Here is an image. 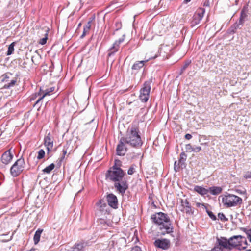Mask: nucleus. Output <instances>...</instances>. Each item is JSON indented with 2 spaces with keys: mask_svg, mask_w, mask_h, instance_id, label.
Masks as SVG:
<instances>
[{
  "mask_svg": "<svg viewBox=\"0 0 251 251\" xmlns=\"http://www.w3.org/2000/svg\"><path fill=\"white\" fill-rule=\"evenodd\" d=\"M151 219L161 231V234L165 235L173 231V226L167 214L162 212H158L152 215Z\"/></svg>",
  "mask_w": 251,
  "mask_h": 251,
  "instance_id": "nucleus-1",
  "label": "nucleus"
},
{
  "mask_svg": "<svg viewBox=\"0 0 251 251\" xmlns=\"http://www.w3.org/2000/svg\"><path fill=\"white\" fill-rule=\"evenodd\" d=\"M125 143L132 147L138 148L142 146L141 138L139 134V130L135 126H132L128 128L125 137H123Z\"/></svg>",
  "mask_w": 251,
  "mask_h": 251,
  "instance_id": "nucleus-2",
  "label": "nucleus"
},
{
  "mask_svg": "<svg viewBox=\"0 0 251 251\" xmlns=\"http://www.w3.org/2000/svg\"><path fill=\"white\" fill-rule=\"evenodd\" d=\"M242 202V199L236 195L228 194L222 198V202L226 207H234L240 204Z\"/></svg>",
  "mask_w": 251,
  "mask_h": 251,
  "instance_id": "nucleus-3",
  "label": "nucleus"
},
{
  "mask_svg": "<svg viewBox=\"0 0 251 251\" xmlns=\"http://www.w3.org/2000/svg\"><path fill=\"white\" fill-rule=\"evenodd\" d=\"M125 174L122 169L111 168L106 174V178L113 182L119 181L123 179Z\"/></svg>",
  "mask_w": 251,
  "mask_h": 251,
  "instance_id": "nucleus-4",
  "label": "nucleus"
},
{
  "mask_svg": "<svg viewBox=\"0 0 251 251\" xmlns=\"http://www.w3.org/2000/svg\"><path fill=\"white\" fill-rule=\"evenodd\" d=\"M25 165V160L23 158L18 159L11 167V175L14 177L18 176L23 171Z\"/></svg>",
  "mask_w": 251,
  "mask_h": 251,
  "instance_id": "nucleus-5",
  "label": "nucleus"
},
{
  "mask_svg": "<svg viewBox=\"0 0 251 251\" xmlns=\"http://www.w3.org/2000/svg\"><path fill=\"white\" fill-rule=\"evenodd\" d=\"M248 11V7L247 6H244L241 11L238 22L235 23L231 27L233 29L232 32L233 33L235 32V30L237 29L240 28V26H242L243 25L245 21L247 20Z\"/></svg>",
  "mask_w": 251,
  "mask_h": 251,
  "instance_id": "nucleus-6",
  "label": "nucleus"
},
{
  "mask_svg": "<svg viewBox=\"0 0 251 251\" xmlns=\"http://www.w3.org/2000/svg\"><path fill=\"white\" fill-rule=\"evenodd\" d=\"M151 90L150 82L146 81L144 84L143 87L140 90V99L143 102H147L149 98Z\"/></svg>",
  "mask_w": 251,
  "mask_h": 251,
  "instance_id": "nucleus-7",
  "label": "nucleus"
},
{
  "mask_svg": "<svg viewBox=\"0 0 251 251\" xmlns=\"http://www.w3.org/2000/svg\"><path fill=\"white\" fill-rule=\"evenodd\" d=\"M205 9L203 8H199L197 10L193 15L191 25L194 26L199 24L203 17Z\"/></svg>",
  "mask_w": 251,
  "mask_h": 251,
  "instance_id": "nucleus-8",
  "label": "nucleus"
},
{
  "mask_svg": "<svg viewBox=\"0 0 251 251\" xmlns=\"http://www.w3.org/2000/svg\"><path fill=\"white\" fill-rule=\"evenodd\" d=\"M125 141L122 137L119 140V144L116 148L117 154L119 156H124L127 151V148L126 146Z\"/></svg>",
  "mask_w": 251,
  "mask_h": 251,
  "instance_id": "nucleus-9",
  "label": "nucleus"
},
{
  "mask_svg": "<svg viewBox=\"0 0 251 251\" xmlns=\"http://www.w3.org/2000/svg\"><path fill=\"white\" fill-rule=\"evenodd\" d=\"M154 246L158 248L167 250L170 248V240L167 239H158L154 242Z\"/></svg>",
  "mask_w": 251,
  "mask_h": 251,
  "instance_id": "nucleus-10",
  "label": "nucleus"
},
{
  "mask_svg": "<svg viewBox=\"0 0 251 251\" xmlns=\"http://www.w3.org/2000/svg\"><path fill=\"white\" fill-rule=\"evenodd\" d=\"M114 187L120 193L123 194L128 188V185L126 181L123 179L119 181L114 182Z\"/></svg>",
  "mask_w": 251,
  "mask_h": 251,
  "instance_id": "nucleus-11",
  "label": "nucleus"
},
{
  "mask_svg": "<svg viewBox=\"0 0 251 251\" xmlns=\"http://www.w3.org/2000/svg\"><path fill=\"white\" fill-rule=\"evenodd\" d=\"M217 242L219 246V249L220 250H223L224 249H231L229 239L227 240L225 237L217 238Z\"/></svg>",
  "mask_w": 251,
  "mask_h": 251,
  "instance_id": "nucleus-12",
  "label": "nucleus"
},
{
  "mask_svg": "<svg viewBox=\"0 0 251 251\" xmlns=\"http://www.w3.org/2000/svg\"><path fill=\"white\" fill-rule=\"evenodd\" d=\"M178 208L181 211L187 214L190 215L193 213L191 207L188 201L186 199L181 200V204Z\"/></svg>",
  "mask_w": 251,
  "mask_h": 251,
  "instance_id": "nucleus-13",
  "label": "nucleus"
},
{
  "mask_svg": "<svg viewBox=\"0 0 251 251\" xmlns=\"http://www.w3.org/2000/svg\"><path fill=\"white\" fill-rule=\"evenodd\" d=\"M245 238L241 235L233 236L229 238L231 249L233 247L241 245V242Z\"/></svg>",
  "mask_w": 251,
  "mask_h": 251,
  "instance_id": "nucleus-14",
  "label": "nucleus"
},
{
  "mask_svg": "<svg viewBox=\"0 0 251 251\" xmlns=\"http://www.w3.org/2000/svg\"><path fill=\"white\" fill-rule=\"evenodd\" d=\"M124 40V36L118 40L116 41L111 48L109 49L108 50V56H111L113 55L115 52H116L119 48L120 44L122 43Z\"/></svg>",
  "mask_w": 251,
  "mask_h": 251,
  "instance_id": "nucleus-15",
  "label": "nucleus"
},
{
  "mask_svg": "<svg viewBox=\"0 0 251 251\" xmlns=\"http://www.w3.org/2000/svg\"><path fill=\"white\" fill-rule=\"evenodd\" d=\"M107 201L108 205L113 208H117L118 206V200L117 197L113 194H109L107 196Z\"/></svg>",
  "mask_w": 251,
  "mask_h": 251,
  "instance_id": "nucleus-16",
  "label": "nucleus"
},
{
  "mask_svg": "<svg viewBox=\"0 0 251 251\" xmlns=\"http://www.w3.org/2000/svg\"><path fill=\"white\" fill-rule=\"evenodd\" d=\"M13 154L10 151V150L6 151L1 156V161L4 164L9 163L13 158Z\"/></svg>",
  "mask_w": 251,
  "mask_h": 251,
  "instance_id": "nucleus-17",
  "label": "nucleus"
},
{
  "mask_svg": "<svg viewBox=\"0 0 251 251\" xmlns=\"http://www.w3.org/2000/svg\"><path fill=\"white\" fill-rule=\"evenodd\" d=\"M44 144L45 146H46L48 151H50L52 149L53 141L50 132L44 138Z\"/></svg>",
  "mask_w": 251,
  "mask_h": 251,
  "instance_id": "nucleus-18",
  "label": "nucleus"
},
{
  "mask_svg": "<svg viewBox=\"0 0 251 251\" xmlns=\"http://www.w3.org/2000/svg\"><path fill=\"white\" fill-rule=\"evenodd\" d=\"M148 60L146 61H140L136 62L132 66V74H136L138 71L142 68L144 65V63L145 62L147 61Z\"/></svg>",
  "mask_w": 251,
  "mask_h": 251,
  "instance_id": "nucleus-19",
  "label": "nucleus"
},
{
  "mask_svg": "<svg viewBox=\"0 0 251 251\" xmlns=\"http://www.w3.org/2000/svg\"><path fill=\"white\" fill-rule=\"evenodd\" d=\"M96 205L97 206L98 210H99V211L101 212H104L105 211H106V208L107 207V206L103 200H100L99 201L97 202Z\"/></svg>",
  "mask_w": 251,
  "mask_h": 251,
  "instance_id": "nucleus-20",
  "label": "nucleus"
},
{
  "mask_svg": "<svg viewBox=\"0 0 251 251\" xmlns=\"http://www.w3.org/2000/svg\"><path fill=\"white\" fill-rule=\"evenodd\" d=\"M194 191L197 192L199 194L204 196L206 195L209 192L208 189H206L200 186H195L194 188Z\"/></svg>",
  "mask_w": 251,
  "mask_h": 251,
  "instance_id": "nucleus-21",
  "label": "nucleus"
},
{
  "mask_svg": "<svg viewBox=\"0 0 251 251\" xmlns=\"http://www.w3.org/2000/svg\"><path fill=\"white\" fill-rule=\"evenodd\" d=\"M209 192L211 193V194L213 195H216L221 193L222 191V189L220 187L217 186H212L209 187Z\"/></svg>",
  "mask_w": 251,
  "mask_h": 251,
  "instance_id": "nucleus-22",
  "label": "nucleus"
},
{
  "mask_svg": "<svg viewBox=\"0 0 251 251\" xmlns=\"http://www.w3.org/2000/svg\"><path fill=\"white\" fill-rule=\"evenodd\" d=\"M54 89L55 88L54 87H51L49 89H46L43 96L40 97L37 100V101L36 102V104H38V103H39V101H40L46 96L50 95V92L54 91Z\"/></svg>",
  "mask_w": 251,
  "mask_h": 251,
  "instance_id": "nucleus-23",
  "label": "nucleus"
},
{
  "mask_svg": "<svg viewBox=\"0 0 251 251\" xmlns=\"http://www.w3.org/2000/svg\"><path fill=\"white\" fill-rule=\"evenodd\" d=\"M43 230L38 229L35 233L34 236V242L35 244H37L38 243V242L40 241L41 234L42 233Z\"/></svg>",
  "mask_w": 251,
  "mask_h": 251,
  "instance_id": "nucleus-24",
  "label": "nucleus"
},
{
  "mask_svg": "<svg viewBox=\"0 0 251 251\" xmlns=\"http://www.w3.org/2000/svg\"><path fill=\"white\" fill-rule=\"evenodd\" d=\"M55 165L53 163L50 164L48 166L44 168L42 171L46 174H50L51 171L54 168Z\"/></svg>",
  "mask_w": 251,
  "mask_h": 251,
  "instance_id": "nucleus-25",
  "label": "nucleus"
},
{
  "mask_svg": "<svg viewBox=\"0 0 251 251\" xmlns=\"http://www.w3.org/2000/svg\"><path fill=\"white\" fill-rule=\"evenodd\" d=\"M15 44V42H12L9 46L8 48V51L7 52V55H10L13 53V52L14 50Z\"/></svg>",
  "mask_w": 251,
  "mask_h": 251,
  "instance_id": "nucleus-26",
  "label": "nucleus"
},
{
  "mask_svg": "<svg viewBox=\"0 0 251 251\" xmlns=\"http://www.w3.org/2000/svg\"><path fill=\"white\" fill-rule=\"evenodd\" d=\"M17 80L16 79H12L9 83L6 84L4 85V88L5 89H9L12 87H13L16 82Z\"/></svg>",
  "mask_w": 251,
  "mask_h": 251,
  "instance_id": "nucleus-27",
  "label": "nucleus"
},
{
  "mask_svg": "<svg viewBox=\"0 0 251 251\" xmlns=\"http://www.w3.org/2000/svg\"><path fill=\"white\" fill-rule=\"evenodd\" d=\"M186 157L187 155L184 152H181L180 155V159L178 161L179 163L183 164L186 159Z\"/></svg>",
  "mask_w": 251,
  "mask_h": 251,
  "instance_id": "nucleus-28",
  "label": "nucleus"
},
{
  "mask_svg": "<svg viewBox=\"0 0 251 251\" xmlns=\"http://www.w3.org/2000/svg\"><path fill=\"white\" fill-rule=\"evenodd\" d=\"M11 75V74L6 73L2 75V81L7 82Z\"/></svg>",
  "mask_w": 251,
  "mask_h": 251,
  "instance_id": "nucleus-29",
  "label": "nucleus"
},
{
  "mask_svg": "<svg viewBox=\"0 0 251 251\" xmlns=\"http://www.w3.org/2000/svg\"><path fill=\"white\" fill-rule=\"evenodd\" d=\"M244 231L246 233L249 241L251 242V227L248 228H244Z\"/></svg>",
  "mask_w": 251,
  "mask_h": 251,
  "instance_id": "nucleus-30",
  "label": "nucleus"
},
{
  "mask_svg": "<svg viewBox=\"0 0 251 251\" xmlns=\"http://www.w3.org/2000/svg\"><path fill=\"white\" fill-rule=\"evenodd\" d=\"M122 162L120 160L115 159L114 165L111 168L121 169Z\"/></svg>",
  "mask_w": 251,
  "mask_h": 251,
  "instance_id": "nucleus-31",
  "label": "nucleus"
},
{
  "mask_svg": "<svg viewBox=\"0 0 251 251\" xmlns=\"http://www.w3.org/2000/svg\"><path fill=\"white\" fill-rule=\"evenodd\" d=\"M94 19V18H93L92 20L89 21L87 22V23L84 26L83 28L84 29V30L89 31L90 30L91 26V23Z\"/></svg>",
  "mask_w": 251,
  "mask_h": 251,
  "instance_id": "nucleus-32",
  "label": "nucleus"
},
{
  "mask_svg": "<svg viewBox=\"0 0 251 251\" xmlns=\"http://www.w3.org/2000/svg\"><path fill=\"white\" fill-rule=\"evenodd\" d=\"M45 151L43 149H40L38 152L37 159H41L45 156Z\"/></svg>",
  "mask_w": 251,
  "mask_h": 251,
  "instance_id": "nucleus-33",
  "label": "nucleus"
},
{
  "mask_svg": "<svg viewBox=\"0 0 251 251\" xmlns=\"http://www.w3.org/2000/svg\"><path fill=\"white\" fill-rule=\"evenodd\" d=\"M83 246L82 244H77L75 245V247L74 248V251H79L81 250L83 248Z\"/></svg>",
  "mask_w": 251,
  "mask_h": 251,
  "instance_id": "nucleus-34",
  "label": "nucleus"
},
{
  "mask_svg": "<svg viewBox=\"0 0 251 251\" xmlns=\"http://www.w3.org/2000/svg\"><path fill=\"white\" fill-rule=\"evenodd\" d=\"M206 211L208 216L211 219L213 220H215L216 219V216L211 211L208 210L207 208H206Z\"/></svg>",
  "mask_w": 251,
  "mask_h": 251,
  "instance_id": "nucleus-35",
  "label": "nucleus"
},
{
  "mask_svg": "<svg viewBox=\"0 0 251 251\" xmlns=\"http://www.w3.org/2000/svg\"><path fill=\"white\" fill-rule=\"evenodd\" d=\"M135 165H132L130 166V167L129 168V169L127 171V173L128 175H131L133 174V173L135 172Z\"/></svg>",
  "mask_w": 251,
  "mask_h": 251,
  "instance_id": "nucleus-36",
  "label": "nucleus"
},
{
  "mask_svg": "<svg viewBox=\"0 0 251 251\" xmlns=\"http://www.w3.org/2000/svg\"><path fill=\"white\" fill-rule=\"evenodd\" d=\"M47 39H48V34L46 33L45 37L42 38L41 39H40V40L39 42V44H40L41 45L45 44L47 42Z\"/></svg>",
  "mask_w": 251,
  "mask_h": 251,
  "instance_id": "nucleus-37",
  "label": "nucleus"
},
{
  "mask_svg": "<svg viewBox=\"0 0 251 251\" xmlns=\"http://www.w3.org/2000/svg\"><path fill=\"white\" fill-rule=\"evenodd\" d=\"M194 147H192L190 144H187L185 146V150L187 152H193L192 150H193Z\"/></svg>",
  "mask_w": 251,
  "mask_h": 251,
  "instance_id": "nucleus-38",
  "label": "nucleus"
},
{
  "mask_svg": "<svg viewBox=\"0 0 251 251\" xmlns=\"http://www.w3.org/2000/svg\"><path fill=\"white\" fill-rule=\"evenodd\" d=\"M190 64V61H188L185 63V64L183 66V67L181 69V73L180 74L182 73V72L188 67V66Z\"/></svg>",
  "mask_w": 251,
  "mask_h": 251,
  "instance_id": "nucleus-39",
  "label": "nucleus"
},
{
  "mask_svg": "<svg viewBox=\"0 0 251 251\" xmlns=\"http://www.w3.org/2000/svg\"><path fill=\"white\" fill-rule=\"evenodd\" d=\"M218 218L222 221H226L227 219L225 215L222 213H219L218 215Z\"/></svg>",
  "mask_w": 251,
  "mask_h": 251,
  "instance_id": "nucleus-40",
  "label": "nucleus"
},
{
  "mask_svg": "<svg viewBox=\"0 0 251 251\" xmlns=\"http://www.w3.org/2000/svg\"><path fill=\"white\" fill-rule=\"evenodd\" d=\"M67 148H66L65 147H64L63 149L62 150V156H61L60 159L61 161L63 160L64 159L65 156L67 154Z\"/></svg>",
  "mask_w": 251,
  "mask_h": 251,
  "instance_id": "nucleus-41",
  "label": "nucleus"
},
{
  "mask_svg": "<svg viewBox=\"0 0 251 251\" xmlns=\"http://www.w3.org/2000/svg\"><path fill=\"white\" fill-rule=\"evenodd\" d=\"M179 162L177 163L176 161L174 163V169L176 172L179 169Z\"/></svg>",
  "mask_w": 251,
  "mask_h": 251,
  "instance_id": "nucleus-42",
  "label": "nucleus"
},
{
  "mask_svg": "<svg viewBox=\"0 0 251 251\" xmlns=\"http://www.w3.org/2000/svg\"><path fill=\"white\" fill-rule=\"evenodd\" d=\"M201 150V148L200 146L194 147L193 150H192L193 152H198Z\"/></svg>",
  "mask_w": 251,
  "mask_h": 251,
  "instance_id": "nucleus-43",
  "label": "nucleus"
},
{
  "mask_svg": "<svg viewBox=\"0 0 251 251\" xmlns=\"http://www.w3.org/2000/svg\"><path fill=\"white\" fill-rule=\"evenodd\" d=\"M244 178L247 179V178H251V172L248 171L247 172L244 176Z\"/></svg>",
  "mask_w": 251,
  "mask_h": 251,
  "instance_id": "nucleus-44",
  "label": "nucleus"
},
{
  "mask_svg": "<svg viewBox=\"0 0 251 251\" xmlns=\"http://www.w3.org/2000/svg\"><path fill=\"white\" fill-rule=\"evenodd\" d=\"M185 137L186 139L190 140L192 138V136L190 134H186L185 136Z\"/></svg>",
  "mask_w": 251,
  "mask_h": 251,
  "instance_id": "nucleus-45",
  "label": "nucleus"
},
{
  "mask_svg": "<svg viewBox=\"0 0 251 251\" xmlns=\"http://www.w3.org/2000/svg\"><path fill=\"white\" fill-rule=\"evenodd\" d=\"M197 206L198 207H200L201 205L203 206L205 209L206 208L205 206L204 205V204H202V203H197Z\"/></svg>",
  "mask_w": 251,
  "mask_h": 251,
  "instance_id": "nucleus-46",
  "label": "nucleus"
},
{
  "mask_svg": "<svg viewBox=\"0 0 251 251\" xmlns=\"http://www.w3.org/2000/svg\"><path fill=\"white\" fill-rule=\"evenodd\" d=\"M88 31H85V30H84V29L83 28V34L81 35V36L82 37L84 36Z\"/></svg>",
  "mask_w": 251,
  "mask_h": 251,
  "instance_id": "nucleus-47",
  "label": "nucleus"
},
{
  "mask_svg": "<svg viewBox=\"0 0 251 251\" xmlns=\"http://www.w3.org/2000/svg\"><path fill=\"white\" fill-rule=\"evenodd\" d=\"M219 248L218 247H215L212 250V251H218L217 249Z\"/></svg>",
  "mask_w": 251,
  "mask_h": 251,
  "instance_id": "nucleus-48",
  "label": "nucleus"
},
{
  "mask_svg": "<svg viewBox=\"0 0 251 251\" xmlns=\"http://www.w3.org/2000/svg\"><path fill=\"white\" fill-rule=\"evenodd\" d=\"M157 55H155V56H154V57H151V58H150L149 59H154V58H156V57H157Z\"/></svg>",
  "mask_w": 251,
  "mask_h": 251,
  "instance_id": "nucleus-49",
  "label": "nucleus"
},
{
  "mask_svg": "<svg viewBox=\"0 0 251 251\" xmlns=\"http://www.w3.org/2000/svg\"><path fill=\"white\" fill-rule=\"evenodd\" d=\"M185 1H186V2H188L189 1H190L191 0H184Z\"/></svg>",
  "mask_w": 251,
  "mask_h": 251,
  "instance_id": "nucleus-50",
  "label": "nucleus"
},
{
  "mask_svg": "<svg viewBox=\"0 0 251 251\" xmlns=\"http://www.w3.org/2000/svg\"><path fill=\"white\" fill-rule=\"evenodd\" d=\"M251 251V250H247V251Z\"/></svg>",
  "mask_w": 251,
  "mask_h": 251,
  "instance_id": "nucleus-51",
  "label": "nucleus"
}]
</instances>
